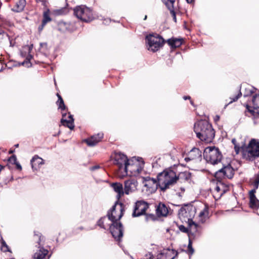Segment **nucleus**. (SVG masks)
<instances>
[{
    "mask_svg": "<svg viewBox=\"0 0 259 259\" xmlns=\"http://www.w3.org/2000/svg\"><path fill=\"white\" fill-rule=\"evenodd\" d=\"M98 224L100 227L106 229L108 227H110L112 225V222L110 219H109V217L108 218L104 217L98 221Z\"/></svg>",
    "mask_w": 259,
    "mask_h": 259,
    "instance_id": "29",
    "label": "nucleus"
},
{
    "mask_svg": "<svg viewBox=\"0 0 259 259\" xmlns=\"http://www.w3.org/2000/svg\"><path fill=\"white\" fill-rule=\"evenodd\" d=\"M32 48V45L24 46L22 48V51L21 52L22 56L26 57L27 60L31 59L32 58V56L30 55V53Z\"/></svg>",
    "mask_w": 259,
    "mask_h": 259,
    "instance_id": "26",
    "label": "nucleus"
},
{
    "mask_svg": "<svg viewBox=\"0 0 259 259\" xmlns=\"http://www.w3.org/2000/svg\"><path fill=\"white\" fill-rule=\"evenodd\" d=\"M148 208V204L147 202L143 200L138 201L135 204L132 215L134 217H136L144 214Z\"/></svg>",
    "mask_w": 259,
    "mask_h": 259,
    "instance_id": "11",
    "label": "nucleus"
},
{
    "mask_svg": "<svg viewBox=\"0 0 259 259\" xmlns=\"http://www.w3.org/2000/svg\"><path fill=\"white\" fill-rule=\"evenodd\" d=\"M44 26H43V25H42L41 27H39V29L40 30H41L42 29V28H43Z\"/></svg>",
    "mask_w": 259,
    "mask_h": 259,
    "instance_id": "49",
    "label": "nucleus"
},
{
    "mask_svg": "<svg viewBox=\"0 0 259 259\" xmlns=\"http://www.w3.org/2000/svg\"><path fill=\"white\" fill-rule=\"evenodd\" d=\"M242 157L248 161H254L259 158V140L251 139L247 146L242 149Z\"/></svg>",
    "mask_w": 259,
    "mask_h": 259,
    "instance_id": "3",
    "label": "nucleus"
},
{
    "mask_svg": "<svg viewBox=\"0 0 259 259\" xmlns=\"http://www.w3.org/2000/svg\"><path fill=\"white\" fill-rule=\"evenodd\" d=\"M162 2L166 5L168 9H171L174 8V4L175 0H161Z\"/></svg>",
    "mask_w": 259,
    "mask_h": 259,
    "instance_id": "37",
    "label": "nucleus"
},
{
    "mask_svg": "<svg viewBox=\"0 0 259 259\" xmlns=\"http://www.w3.org/2000/svg\"><path fill=\"white\" fill-rule=\"evenodd\" d=\"M148 49L152 52L157 51L163 45V39L158 34H149L146 37Z\"/></svg>",
    "mask_w": 259,
    "mask_h": 259,
    "instance_id": "8",
    "label": "nucleus"
},
{
    "mask_svg": "<svg viewBox=\"0 0 259 259\" xmlns=\"http://www.w3.org/2000/svg\"><path fill=\"white\" fill-rule=\"evenodd\" d=\"M111 186L114 191L117 193L116 197L119 199L124 193L122 185L119 183H114L112 184Z\"/></svg>",
    "mask_w": 259,
    "mask_h": 259,
    "instance_id": "23",
    "label": "nucleus"
},
{
    "mask_svg": "<svg viewBox=\"0 0 259 259\" xmlns=\"http://www.w3.org/2000/svg\"><path fill=\"white\" fill-rule=\"evenodd\" d=\"M189 226V235H190L192 239L199 235L200 227L196 224L193 220H190L188 222Z\"/></svg>",
    "mask_w": 259,
    "mask_h": 259,
    "instance_id": "16",
    "label": "nucleus"
},
{
    "mask_svg": "<svg viewBox=\"0 0 259 259\" xmlns=\"http://www.w3.org/2000/svg\"><path fill=\"white\" fill-rule=\"evenodd\" d=\"M169 11H170V14H171L172 17H173V20L175 21V22H177V20H176V13H175V12L174 11V7L172 8L171 9H169Z\"/></svg>",
    "mask_w": 259,
    "mask_h": 259,
    "instance_id": "42",
    "label": "nucleus"
},
{
    "mask_svg": "<svg viewBox=\"0 0 259 259\" xmlns=\"http://www.w3.org/2000/svg\"><path fill=\"white\" fill-rule=\"evenodd\" d=\"M192 239L191 238V237L189 235V244L188 245V248H187V252L190 255H192L193 254L194 252V250L192 247Z\"/></svg>",
    "mask_w": 259,
    "mask_h": 259,
    "instance_id": "34",
    "label": "nucleus"
},
{
    "mask_svg": "<svg viewBox=\"0 0 259 259\" xmlns=\"http://www.w3.org/2000/svg\"><path fill=\"white\" fill-rule=\"evenodd\" d=\"M204 159L212 164H217L222 158V154L218 148L214 146L206 147L203 152Z\"/></svg>",
    "mask_w": 259,
    "mask_h": 259,
    "instance_id": "6",
    "label": "nucleus"
},
{
    "mask_svg": "<svg viewBox=\"0 0 259 259\" xmlns=\"http://www.w3.org/2000/svg\"><path fill=\"white\" fill-rule=\"evenodd\" d=\"M201 157V152L198 148H193L189 153V156L186 157L185 160L186 161L190 160L200 159Z\"/></svg>",
    "mask_w": 259,
    "mask_h": 259,
    "instance_id": "20",
    "label": "nucleus"
},
{
    "mask_svg": "<svg viewBox=\"0 0 259 259\" xmlns=\"http://www.w3.org/2000/svg\"><path fill=\"white\" fill-rule=\"evenodd\" d=\"M113 163L117 166V176L120 178H123L126 176L124 170L129 160L127 156L120 152L115 153L112 156Z\"/></svg>",
    "mask_w": 259,
    "mask_h": 259,
    "instance_id": "4",
    "label": "nucleus"
},
{
    "mask_svg": "<svg viewBox=\"0 0 259 259\" xmlns=\"http://www.w3.org/2000/svg\"><path fill=\"white\" fill-rule=\"evenodd\" d=\"M196 213V209L192 206L182 208L179 211L180 217H183L187 219L188 222L192 220Z\"/></svg>",
    "mask_w": 259,
    "mask_h": 259,
    "instance_id": "13",
    "label": "nucleus"
},
{
    "mask_svg": "<svg viewBox=\"0 0 259 259\" xmlns=\"http://www.w3.org/2000/svg\"><path fill=\"white\" fill-rule=\"evenodd\" d=\"M252 101L254 108H259V95H255L253 96Z\"/></svg>",
    "mask_w": 259,
    "mask_h": 259,
    "instance_id": "36",
    "label": "nucleus"
},
{
    "mask_svg": "<svg viewBox=\"0 0 259 259\" xmlns=\"http://www.w3.org/2000/svg\"><path fill=\"white\" fill-rule=\"evenodd\" d=\"M219 172L223 173L224 177L229 179L232 178L234 175V170L230 165L224 167L220 170Z\"/></svg>",
    "mask_w": 259,
    "mask_h": 259,
    "instance_id": "25",
    "label": "nucleus"
},
{
    "mask_svg": "<svg viewBox=\"0 0 259 259\" xmlns=\"http://www.w3.org/2000/svg\"><path fill=\"white\" fill-rule=\"evenodd\" d=\"M173 250L169 249H163L157 255V259H174Z\"/></svg>",
    "mask_w": 259,
    "mask_h": 259,
    "instance_id": "21",
    "label": "nucleus"
},
{
    "mask_svg": "<svg viewBox=\"0 0 259 259\" xmlns=\"http://www.w3.org/2000/svg\"><path fill=\"white\" fill-rule=\"evenodd\" d=\"M144 162L137 158H133L130 160L124 168L126 172V176L130 177H138L142 171L144 167Z\"/></svg>",
    "mask_w": 259,
    "mask_h": 259,
    "instance_id": "5",
    "label": "nucleus"
},
{
    "mask_svg": "<svg viewBox=\"0 0 259 259\" xmlns=\"http://www.w3.org/2000/svg\"><path fill=\"white\" fill-rule=\"evenodd\" d=\"M124 208L122 204H115L113 206L110 212H108V217L112 223H119L123 214Z\"/></svg>",
    "mask_w": 259,
    "mask_h": 259,
    "instance_id": "10",
    "label": "nucleus"
},
{
    "mask_svg": "<svg viewBox=\"0 0 259 259\" xmlns=\"http://www.w3.org/2000/svg\"><path fill=\"white\" fill-rule=\"evenodd\" d=\"M138 182L134 179H130L124 182V193L128 195L137 190Z\"/></svg>",
    "mask_w": 259,
    "mask_h": 259,
    "instance_id": "14",
    "label": "nucleus"
},
{
    "mask_svg": "<svg viewBox=\"0 0 259 259\" xmlns=\"http://www.w3.org/2000/svg\"><path fill=\"white\" fill-rule=\"evenodd\" d=\"M52 19L50 17V12L49 10L45 11L43 14L42 25L45 26L48 22H50Z\"/></svg>",
    "mask_w": 259,
    "mask_h": 259,
    "instance_id": "33",
    "label": "nucleus"
},
{
    "mask_svg": "<svg viewBox=\"0 0 259 259\" xmlns=\"http://www.w3.org/2000/svg\"><path fill=\"white\" fill-rule=\"evenodd\" d=\"M25 0H19L13 8V10L16 12H21L23 10L25 6Z\"/></svg>",
    "mask_w": 259,
    "mask_h": 259,
    "instance_id": "32",
    "label": "nucleus"
},
{
    "mask_svg": "<svg viewBox=\"0 0 259 259\" xmlns=\"http://www.w3.org/2000/svg\"><path fill=\"white\" fill-rule=\"evenodd\" d=\"M48 254V250L44 248H40L39 250L36 251L33 256V259H43Z\"/></svg>",
    "mask_w": 259,
    "mask_h": 259,
    "instance_id": "27",
    "label": "nucleus"
},
{
    "mask_svg": "<svg viewBox=\"0 0 259 259\" xmlns=\"http://www.w3.org/2000/svg\"><path fill=\"white\" fill-rule=\"evenodd\" d=\"M179 228L181 232H184V233H188V235H189V229H188V228L185 227L183 225H180L179 227Z\"/></svg>",
    "mask_w": 259,
    "mask_h": 259,
    "instance_id": "41",
    "label": "nucleus"
},
{
    "mask_svg": "<svg viewBox=\"0 0 259 259\" xmlns=\"http://www.w3.org/2000/svg\"><path fill=\"white\" fill-rule=\"evenodd\" d=\"M113 237L119 240L123 235L122 226L120 223H112L109 228Z\"/></svg>",
    "mask_w": 259,
    "mask_h": 259,
    "instance_id": "12",
    "label": "nucleus"
},
{
    "mask_svg": "<svg viewBox=\"0 0 259 259\" xmlns=\"http://www.w3.org/2000/svg\"><path fill=\"white\" fill-rule=\"evenodd\" d=\"M57 96L58 97V101H57V105L59 107V108L61 109V110H64L65 109V106L64 103V101L61 96L57 94Z\"/></svg>",
    "mask_w": 259,
    "mask_h": 259,
    "instance_id": "35",
    "label": "nucleus"
},
{
    "mask_svg": "<svg viewBox=\"0 0 259 259\" xmlns=\"http://www.w3.org/2000/svg\"><path fill=\"white\" fill-rule=\"evenodd\" d=\"M103 138V134L99 133L85 140V142L90 146H94L100 142Z\"/></svg>",
    "mask_w": 259,
    "mask_h": 259,
    "instance_id": "18",
    "label": "nucleus"
},
{
    "mask_svg": "<svg viewBox=\"0 0 259 259\" xmlns=\"http://www.w3.org/2000/svg\"><path fill=\"white\" fill-rule=\"evenodd\" d=\"M228 190V187L223 183L221 182H217L214 189V197L217 199L220 198Z\"/></svg>",
    "mask_w": 259,
    "mask_h": 259,
    "instance_id": "15",
    "label": "nucleus"
},
{
    "mask_svg": "<svg viewBox=\"0 0 259 259\" xmlns=\"http://www.w3.org/2000/svg\"><path fill=\"white\" fill-rule=\"evenodd\" d=\"M158 186L160 190L165 191L177 182L179 177L171 168H166L157 175Z\"/></svg>",
    "mask_w": 259,
    "mask_h": 259,
    "instance_id": "2",
    "label": "nucleus"
},
{
    "mask_svg": "<svg viewBox=\"0 0 259 259\" xmlns=\"http://www.w3.org/2000/svg\"><path fill=\"white\" fill-rule=\"evenodd\" d=\"M241 95V93H240L238 94L237 95L235 96V97L231 98L232 100L229 102V103H231L233 102H235V101H237L239 99V98L240 97Z\"/></svg>",
    "mask_w": 259,
    "mask_h": 259,
    "instance_id": "43",
    "label": "nucleus"
},
{
    "mask_svg": "<svg viewBox=\"0 0 259 259\" xmlns=\"http://www.w3.org/2000/svg\"><path fill=\"white\" fill-rule=\"evenodd\" d=\"M183 98L184 100H187L188 99H190V97L189 96H184L183 97Z\"/></svg>",
    "mask_w": 259,
    "mask_h": 259,
    "instance_id": "46",
    "label": "nucleus"
},
{
    "mask_svg": "<svg viewBox=\"0 0 259 259\" xmlns=\"http://www.w3.org/2000/svg\"><path fill=\"white\" fill-rule=\"evenodd\" d=\"M208 218V207L205 205L204 208L199 213V221L202 223H203L206 221Z\"/></svg>",
    "mask_w": 259,
    "mask_h": 259,
    "instance_id": "28",
    "label": "nucleus"
},
{
    "mask_svg": "<svg viewBox=\"0 0 259 259\" xmlns=\"http://www.w3.org/2000/svg\"><path fill=\"white\" fill-rule=\"evenodd\" d=\"M147 19V16H145V18H144V20H146Z\"/></svg>",
    "mask_w": 259,
    "mask_h": 259,
    "instance_id": "50",
    "label": "nucleus"
},
{
    "mask_svg": "<svg viewBox=\"0 0 259 259\" xmlns=\"http://www.w3.org/2000/svg\"><path fill=\"white\" fill-rule=\"evenodd\" d=\"M256 190H251L249 191V206L253 209H257L259 206V200L256 198L255 195Z\"/></svg>",
    "mask_w": 259,
    "mask_h": 259,
    "instance_id": "19",
    "label": "nucleus"
},
{
    "mask_svg": "<svg viewBox=\"0 0 259 259\" xmlns=\"http://www.w3.org/2000/svg\"><path fill=\"white\" fill-rule=\"evenodd\" d=\"M188 3H191L193 0H186Z\"/></svg>",
    "mask_w": 259,
    "mask_h": 259,
    "instance_id": "47",
    "label": "nucleus"
},
{
    "mask_svg": "<svg viewBox=\"0 0 259 259\" xmlns=\"http://www.w3.org/2000/svg\"><path fill=\"white\" fill-rule=\"evenodd\" d=\"M194 130L197 137L207 143L211 142L214 137L212 125L206 120H200L195 123Z\"/></svg>",
    "mask_w": 259,
    "mask_h": 259,
    "instance_id": "1",
    "label": "nucleus"
},
{
    "mask_svg": "<svg viewBox=\"0 0 259 259\" xmlns=\"http://www.w3.org/2000/svg\"><path fill=\"white\" fill-rule=\"evenodd\" d=\"M73 11L76 17L82 21L88 22L94 19L92 10L85 6H77L74 8Z\"/></svg>",
    "mask_w": 259,
    "mask_h": 259,
    "instance_id": "7",
    "label": "nucleus"
},
{
    "mask_svg": "<svg viewBox=\"0 0 259 259\" xmlns=\"http://www.w3.org/2000/svg\"><path fill=\"white\" fill-rule=\"evenodd\" d=\"M15 163L16 164V165H17V167L18 168L21 169V166L20 165V164L17 163L16 162Z\"/></svg>",
    "mask_w": 259,
    "mask_h": 259,
    "instance_id": "45",
    "label": "nucleus"
},
{
    "mask_svg": "<svg viewBox=\"0 0 259 259\" xmlns=\"http://www.w3.org/2000/svg\"><path fill=\"white\" fill-rule=\"evenodd\" d=\"M1 250L4 252L9 251V248L6 242L3 240L2 242Z\"/></svg>",
    "mask_w": 259,
    "mask_h": 259,
    "instance_id": "40",
    "label": "nucleus"
},
{
    "mask_svg": "<svg viewBox=\"0 0 259 259\" xmlns=\"http://www.w3.org/2000/svg\"><path fill=\"white\" fill-rule=\"evenodd\" d=\"M245 114L249 117H251L254 120V123L259 121V112L257 109H252L251 107L246 105Z\"/></svg>",
    "mask_w": 259,
    "mask_h": 259,
    "instance_id": "17",
    "label": "nucleus"
},
{
    "mask_svg": "<svg viewBox=\"0 0 259 259\" xmlns=\"http://www.w3.org/2000/svg\"><path fill=\"white\" fill-rule=\"evenodd\" d=\"M98 167H99V166H94V167H93L92 168V170H94V169H95L98 168Z\"/></svg>",
    "mask_w": 259,
    "mask_h": 259,
    "instance_id": "48",
    "label": "nucleus"
},
{
    "mask_svg": "<svg viewBox=\"0 0 259 259\" xmlns=\"http://www.w3.org/2000/svg\"><path fill=\"white\" fill-rule=\"evenodd\" d=\"M139 179H140L147 194L154 193L157 190L158 186H159L158 180L157 181L149 176H140Z\"/></svg>",
    "mask_w": 259,
    "mask_h": 259,
    "instance_id": "9",
    "label": "nucleus"
},
{
    "mask_svg": "<svg viewBox=\"0 0 259 259\" xmlns=\"http://www.w3.org/2000/svg\"><path fill=\"white\" fill-rule=\"evenodd\" d=\"M9 160L11 162H13L14 163H16L17 161L16 157L14 155L12 156L10 158Z\"/></svg>",
    "mask_w": 259,
    "mask_h": 259,
    "instance_id": "44",
    "label": "nucleus"
},
{
    "mask_svg": "<svg viewBox=\"0 0 259 259\" xmlns=\"http://www.w3.org/2000/svg\"><path fill=\"white\" fill-rule=\"evenodd\" d=\"M168 44L172 48H178L181 46L183 39L181 38H172L167 40Z\"/></svg>",
    "mask_w": 259,
    "mask_h": 259,
    "instance_id": "30",
    "label": "nucleus"
},
{
    "mask_svg": "<svg viewBox=\"0 0 259 259\" xmlns=\"http://www.w3.org/2000/svg\"><path fill=\"white\" fill-rule=\"evenodd\" d=\"M31 164L32 168L36 169L40 165L44 164V160L38 156H35L31 160Z\"/></svg>",
    "mask_w": 259,
    "mask_h": 259,
    "instance_id": "31",
    "label": "nucleus"
},
{
    "mask_svg": "<svg viewBox=\"0 0 259 259\" xmlns=\"http://www.w3.org/2000/svg\"><path fill=\"white\" fill-rule=\"evenodd\" d=\"M252 185L254 187V189L255 190L257 189L259 185V174H256L254 177V180L252 182Z\"/></svg>",
    "mask_w": 259,
    "mask_h": 259,
    "instance_id": "38",
    "label": "nucleus"
},
{
    "mask_svg": "<svg viewBox=\"0 0 259 259\" xmlns=\"http://www.w3.org/2000/svg\"><path fill=\"white\" fill-rule=\"evenodd\" d=\"M232 142L234 145V149L237 154H238L240 150V145L237 144L236 142V140L235 139H233L232 140Z\"/></svg>",
    "mask_w": 259,
    "mask_h": 259,
    "instance_id": "39",
    "label": "nucleus"
},
{
    "mask_svg": "<svg viewBox=\"0 0 259 259\" xmlns=\"http://www.w3.org/2000/svg\"><path fill=\"white\" fill-rule=\"evenodd\" d=\"M66 115L63 114V117L61 119V123L64 126H67L71 130H72L74 128V124H73V118L71 115H69L68 117V119H65Z\"/></svg>",
    "mask_w": 259,
    "mask_h": 259,
    "instance_id": "24",
    "label": "nucleus"
},
{
    "mask_svg": "<svg viewBox=\"0 0 259 259\" xmlns=\"http://www.w3.org/2000/svg\"><path fill=\"white\" fill-rule=\"evenodd\" d=\"M15 146H16V147H18V144L16 145H15Z\"/></svg>",
    "mask_w": 259,
    "mask_h": 259,
    "instance_id": "51",
    "label": "nucleus"
},
{
    "mask_svg": "<svg viewBox=\"0 0 259 259\" xmlns=\"http://www.w3.org/2000/svg\"><path fill=\"white\" fill-rule=\"evenodd\" d=\"M169 212L168 208L163 203H160L156 208V213L159 217H166Z\"/></svg>",
    "mask_w": 259,
    "mask_h": 259,
    "instance_id": "22",
    "label": "nucleus"
}]
</instances>
